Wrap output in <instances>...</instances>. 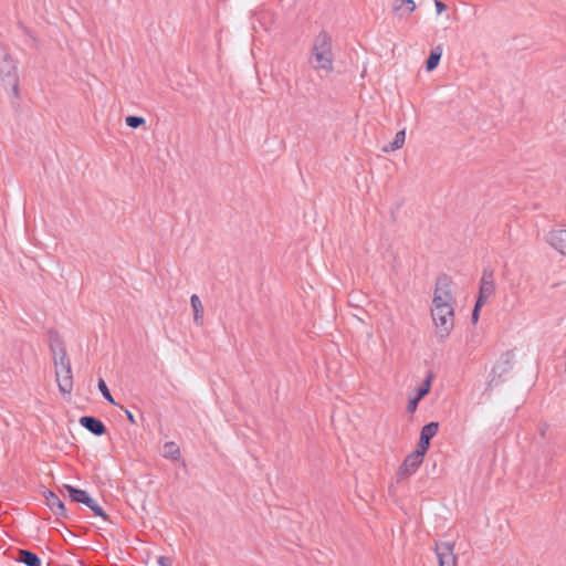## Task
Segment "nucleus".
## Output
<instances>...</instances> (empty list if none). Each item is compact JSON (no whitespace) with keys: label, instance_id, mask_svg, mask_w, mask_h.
Masks as SVG:
<instances>
[{"label":"nucleus","instance_id":"393cba45","mask_svg":"<svg viewBox=\"0 0 566 566\" xmlns=\"http://www.w3.org/2000/svg\"><path fill=\"white\" fill-rule=\"evenodd\" d=\"M430 390V379H427L426 382L418 388V391H417V398L418 399H422Z\"/></svg>","mask_w":566,"mask_h":566},{"label":"nucleus","instance_id":"c85d7f7f","mask_svg":"<svg viewBox=\"0 0 566 566\" xmlns=\"http://www.w3.org/2000/svg\"><path fill=\"white\" fill-rule=\"evenodd\" d=\"M480 308H481V307H478V302H476V303H475V306H474V310H473V312H472V321H473V323H476V322H478V319H479V310H480Z\"/></svg>","mask_w":566,"mask_h":566},{"label":"nucleus","instance_id":"4be33fe9","mask_svg":"<svg viewBox=\"0 0 566 566\" xmlns=\"http://www.w3.org/2000/svg\"><path fill=\"white\" fill-rule=\"evenodd\" d=\"M98 389L102 392L103 397L111 403L115 405V400L113 396L111 395V391L108 390L105 381L103 379L98 380Z\"/></svg>","mask_w":566,"mask_h":566},{"label":"nucleus","instance_id":"a211bd4d","mask_svg":"<svg viewBox=\"0 0 566 566\" xmlns=\"http://www.w3.org/2000/svg\"><path fill=\"white\" fill-rule=\"evenodd\" d=\"M163 455L167 459L177 460L180 458V449L172 441L166 442L163 448Z\"/></svg>","mask_w":566,"mask_h":566},{"label":"nucleus","instance_id":"423d86ee","mask_svg":"<svg viewBox=\"0 0 566 566\" xmlns=\"http://www.w3.org/2000/svg\"><path fill=\"white\" fill-rule=\"evenodd\" d=\"M494 271L492 269H484L480 282V290L478 296V307H482L495 293Z\"/></svg>","mask_w":566,"mask_h":566},{"label":"nucleus","instance_id":"f3484780","mask_svg":"<svg viewBox=\"0 0 566 566\" xmlns=\"http://www.w3.org/2000/svg\"><path fill=\"white\" fill-rule=\"evenodd\" d=\"M405 139H406V130L401 129V130L397 132L394 140L389 145L385 146L382 148V150L385 153L395 151L403 146Z\"/></svg>","mask_w":566,"mask_h":566},{"label":"nucleus","instance_id":"dca6fc26","mask_svg":"<svg viewBox=\"0 0 566 566\" xmlns=\"http://www.w3.org/2000/svg\"><path fill=\"white\" fill-rule=\"evenodd\" d=\"M18 560L27 566H41V559L34 553L27 549L19 551Z\"/></svg>","mask_w":566,"mask_h":566},{"label":"nucleus","instance_id":"39448f33","mask_svg":"<svg viewBox=\"0 0 566 566\" xmlns=\"http://www.w3.org/2000/svg\"><path fill=\"white\" fill-rule=\"evenodd\" d=\"M454 298L451 292V282L447 275H441L437 279L436 289L432 300V308L439 307H453Z\"/></svg>","mask_w":566,"mask_h":566},{"label":"nucleus","instance_id":"0eeeda50","mask_svg":"<svg viewBox=\"0 0 566 566\" xmlns=\"http://www.w3.org/2000/svg\"><path fill=\"white\" fill-rule=\"evenodd\" d=\"M422 462L423 458L420 457L419 454L415 452L408 454L396 473L397 482L399 483L403 480L409 479L412 474L417 472Z\"/></svg>","mask_w":566,"mask_h":566},{"label":"nucleus","instance_id":"7ed1b4c3","mask_svg":"<svg viewBox=\"0 0 566 566\" xmlns=\"http://www.w3.org/2000/svg\"><path fill=\"white\" fill-rule=\"evenodd\" d=\"M431 316L436 325L437 337L444 340L454 326V307L431 308Z\"/></svg>","mask_w":566,"mask_h":566},{"label":"nucleus","instance_id":"bb28decb","mask_svg":"<svg viewBox=\"0 0 566 566\" xmlns=\"http://www.w3.org/2000/svg\"><path fill=\"white\" fill-rule=\"evenodd\" d=\"M158 564L160 566H172V560L167 556H160L158 558Z\"/></svg>","mask_w":566,"mask_h":566},{"label":"nucleus","instance_id":"1a4fd4ad","mask_svg":"<svg viewBox=\"0 0 566 566\" xmlns=\"http://www.w3.org/2000/svg\"><path fill=\"white\" fill-rule=\"evenodd\" d=\"M514 354L512 352L505 353L501 359L494 365L492 369V378L489 381V386L497 385L499 380L495 379V376L501 377L506 374L513 365Z\"/></svg>","mask_w":566,"mask_h":566},{"label":"nucleus","instance_id":"412c9836","mask_svg":"<svg viewBox=\"0 0 566 566\" xmlns=\"http://www.w3.org/2000/svg\"><path fill=\"white\" fill-rule=\"evenodd\" d=\"M429 447H430V440L420 437L417 449L413 452L419 454L420 457L424 458Z\"/></svg>","mask_w":566,"mask_h":566},{"label":"nucleus","instance_id":"6e6552de","mask_svg":"<svg viewBox=\"0 0 566 566\" xmlns=\"http://www.w3.org/2000/svg\"><path fill=\"white\" fill-rule=\"evenodd\" d=\"M439 566H457L458 557L454 554V543L440 542L436 543L433 548Z\"/></svg>","mask_w":566,"mask_h":566},{"label":"nucleus","instance_id":"b1692460","mask_svg":"<svg viewBox=\"0 0 566 566\" xmlns=\"http://www.w3.org/2000/svg\"><path fill=\"white\" fill-rule=\"evenodd\" d=\"M87 507H90L96 516H101L103 520L107 521L108 517H107L106 513L104 512L103 507L94 499H93V504L87 505Z\"/></svg>","mask_w":566,"mask_h":566},{"label":"nucleus","instance_id":"5701e85b","mask_svg":"<svg viewBox=\"0 0 566 566\" xmlns=\"http://www.w3.org/2000/svg\"><path fill=\"white\" fill-rule=\"evenodd\" d=\"M125 122L127 126L132 128H137L145 124V118L139 116H128L126 117Z\"/></svg>","mask_w":566,"mask_h":566},{"label":"nucleus","instance_id":"a878e982","mask_svg":"<svg viewBox=\"0 0 566 566\" xmlns=\"http://www.w3.org/2000/svg\"><path fill=\"white\" fill-rule=\"evenodd\" d=\"M419 401H420V399H418L417 397L409 399L408 406H407L408 412H410V413L415 412L418 407Z\"/></svg>","mask_w":566,"mask_h":566},{"label":"nucleus","instance_id":"9d476101","mask_svg":"<svg viewBox=\"0 0 566 566\" xmlns=\"http://www.w3.org/2000/svg\"><path fill=\"white\" fill-rule=\"evenodd\" d=\"M61 492H67L69 496L73 502L83 503L86 506L93 504V499L84 490L76 489L72 485L64 484Z\"/></svg>","mask_w":566,"mask_h":566},{"label":"nucleus","instance_id":"9b49d317","mask_svg":"<svg viewBox=\"0 0 566 566\" xmlns=\"http://www.w3.org/2000/svg\"><path fill=\"white\" fill-rule=\"evenodd\" d=\"M548 243L560 254L566 255V230H553L548 234Z\"/></svg>","mask_w":566,"mask_h":566},{"label":"nucleus","instance_id":"4468645a","mask_svg":"<svg viewBox=\"0 0 566 566\" xmlns=\"http://www.w3.org/2000/svg\"><path fill=\"white\" fill-rule=\"evenodd\" d=\"M416 9L413 0H396L392 3L394 12L399 13L400 17H406L412 13Z\"/></svg>","mask_w":566,"mask_h":566},{"label":"nucleus","instance_id":"f03ea898","mask_svg":"<svg viewBox=\"0 0 566 566\" xmlns=\"http://www.w3.org/2000/svg\"><path fill=\"white\" fill-rule=\"evenodd\" d=\"M332 39L327 32H321L314 40L308 59L310 65L317 72H333Z\"/></svg>","mask_w":566,"mask_h":566},{"label":"nucleus","instance_id":"6ab92c4d","mask_svg":"<svg viewBox=\"0 0 566 566\" xmlns=\"http://www.w3.org/2000/svg\"><path fill=\"white\" fill-rule=\"evenodd\" d=\"M441 54H442V52H441L440 48H436V49H433L430 52V55H429V57H428V60L426 62L427 71L430 72V71L434 70L438 66L439 61L441 59Z\"/></svg>","mask_w":566,"mask_h":566},{"label":"nucleus","instance_id":"f257e3e1","mask_svg":"<svg viewBox=\"0 0 566 566\" xmlns=\"http://www.w3.org/2000/svg\"><path fill=\"white\" fill-rule=\"evenodd\" d=\"M50 348L53 356L59 389L62 394H71L73 390L71 360L67 356L65 345L57 334L51 335Z\"/></svg>","mask_w":566,"mask_h":566},{"label":"nucleus","instance_id":"2eb2a0df","mask_svg":"<svg viewBox=\"0 0 566 566\" xmlns=\"http://www.w3.org/2000/svg\"><path fill=\"white\" fill-rule=\"evenodd\" d=\"M190 304L193 310V321L198 326L203 324V306L197 294L191 295Z\"/></svg>","mask_w":566,"mask_h":566},{"label":"nucleus","instance_id":"f8f14e48","mask_svg":"<svg viewBox=\"0 0 566 566\" xmlns=\"http://www.w3.org/2000/svg\"><path fill=\"white\" fill-rule=\"evenodd\" d=\"M44 497L46 501V505L50 510L57 516L66 517V510L64 503L60 500V497L52 491H45Z\"/></svg>","mask_w":566,"mask_h":566},{"label":"nucleus","instance_id":"c756f323","mask_svg":"<svg viewBox=\"0 0 566 566\" xmlns=\"http://www.w3.org/2000/svg\"><path fill=\"white\" fill-rule=\"evenodd\" d=\"M125 413H126V417H127L128 421H129L130 423L135 424V423H136V420H135L134 415H133L129 410H125Z\"/></svg>","mask_w":566,"mask_h":566},{"label":"nucleus","instance_id":"20e7f679","mask_svg":"<svg viewBox=\"0 0 566 566\" xmlns=\"http://www.w3.org/2000/svg\"><path fill=\"white\" fill-rule=\"evenodd\" d=\"M0 76L3 83L11 86L14 94L19 92L17 64L6 49L0 46Z\"/></svg>","mask_w":566,"mask_h":566},{"label":"nucleus","instance_id":"ddd939ff","mask_svg":"<svg viewBox=\"0 0 566 566\" xmlns=\"http://www.w3.org/2000/svg\"><path fill=\"white\" fill-rule=\"evenodd\" d=\"M80 424L95 436H102L106 432V427L104 426V423L94 417H81Z\"/></svg>","mask_w":566,"mask_h":566},{"label":"nucleus","instance_id":"aec40b11","mask_svg":"<svg viewBox=\"0 0 566 566\" xmlns=\"http://www.w3.org/2000/svg\"><path fill=\"white\" fill-rule=\"evenodd\" d=\"M438 430H439V423L432 421L422 427L420 437L431 440L437 434Z\"/></svg>","mask_w":566,"mask_h":566},{"label":"nucleus","instance_id":"cd10ccee","mask_svg":"<svg viewBox=\"0 0 566 566\" xmlns=\"http://www.w3.org/2000/svg\"><path fill=\"white\" fill-rule=\"evenodd\" d=\"M434 4H436V8H437V12H438V14H440V13H442L443 11H446V10H447V6H446L443 2H441V1H438V0H437Z\"/></svg>","mask_w":566,"mask_h":566}]
</instances>
